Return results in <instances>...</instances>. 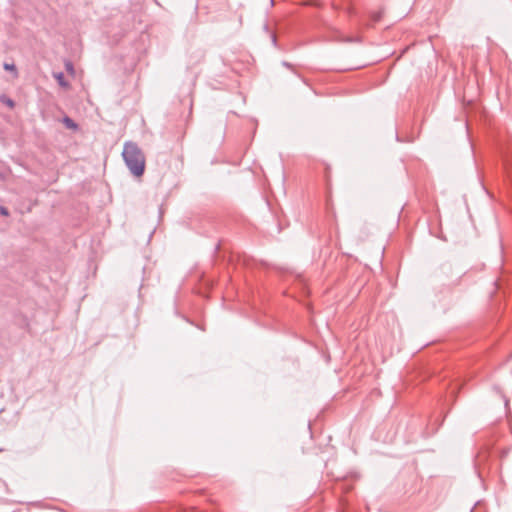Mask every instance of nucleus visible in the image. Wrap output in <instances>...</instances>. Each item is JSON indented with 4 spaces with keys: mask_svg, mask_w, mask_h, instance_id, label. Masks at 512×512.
<instances>
[{
    "mask_svg": "<svg viewBox=\"0 0 512 512\" xmlns=\"http://www.w3.org/2000/svg\"><path fill=\"white\" fill-rule=\"evenodd\" d=\"M3 68L6 71L14 72L15 77H17V75H18L17 69H16V66L13 63H4Z\"/></svg>",
    "mask_w": 512,
    "mask_h": 512,
    "instance_id": "obj_4",
    "label": "nucleus"
},
{
    "mask_svg": "<svg viewBox=\"0 0 512 512\" xmlns=\"http://www.w3.org/2000/svg\"><path fill=\"white\" fill-rule=\"evenodd\" d=\"M65 67H66V70L73 73L74 72V68H73V64L71 62H66L65 64Z\"/></svg>",
    "mask_w": 512,
    "mask_h": 512,
    "instance_id": "obj_8",
    "label": "nucleus"
},
{
    "mask_svg": "<svg viewBox=\"0 0 512 512\" xmlns=\"http://www.w3.org/2000/svg\"><path fill=\"white\" fill-rule=\"evenodd\" d=\"M346 41L347 42H353V41H358V39L347 38Z\"/></svg>",
    "mask_w": 512,
    "mask_h": 512,
    "instance_id": "obj_10",
    "label": "nucleus"
},
{
    "mask_svg": "<svg viewBox=\"0 0 512 512\" xmlns=\"http://www.w3.org/2000/svg\"><path fill=\"white\" fill-rule=\"evenodd\" d=\"M2 102L5 103L7 106H9L10 108H13L15 103L12 99L6 97V96H3L1 98Z\"/></svg>",
    "mask_w": 512,
    "mask_h": 512,
    "instance_id": "obj_5",
    "label": "nucleus"
},
{
    "mask_svg": "<svg viewBox=\"0 0 512 512\" xmlns=\"http://www.w3.org/2000/svg\"><path fill=\"white\" fill-rule=\"evenodd\" d=\"M123 160L130 173L135 177H141L145 172V155L140 147L132 142L124 143L122 151Z\"/></svg>",
    "mask_w": 512,
    "mask_h": 512,
    "instance_id": "obj_1",
    "label": "nucleus"
},
{
    "mask_svg": "<svg viewBox=\"0 0 512 512\" xmlns=\"http://www.w3.org/2000/svg\"><path fill=\"white\" fill-rule=\"evenodd\" d=\"M283 65L286 66V67H290V64L286 61L283 62Z\"/></svg>",
    "mask_w": 512,
    "mask_h": 512,
    "instance_id": "obj_11",
    "label": "nucleus"
},
{
    "mask_svg": "<svg viewBox=\"0 0 512 512\" xmlns=\"http://www.w3.org/2000/svg\"><path fill=\"white\" fill-rule=\"evenodd\" d=\"M382 17V13L379 11V12H372L371 13V19L373 22H378Z\"/></svg>",
    "mask_w": 512,
    "mask_h": 512,
    "instance_id": "obj_6",
    "label": "nucleus"
},
{
    "mask_svg": "<svg viewBox=\"0 0 512 512\" xmlns=\"http://www.w3.org/2000/svg\"><path fill=\"white\" fill-rule=\"evenodd\" d=\"M63 123L64 125L69 128V129H76L77 128V124L74 122L73 119H71L70 117L68 116H65L63 118Z\"/></svg>",
    "mask_w": 512,
    "mask_h": 512,
    "instance_id": "obj_3",
    "label": "nucleus"
},
{
    "mask_svg": "<svg viewBox=\"0 0 512 512\" xmlns=\"http://www.w3.org/2000/svg\"><path fill=\"white\" fill-rule=\"evenodd\" d=\"M0 214L3 215V216H8L9 215V210L4 207V206H0Z\"/></svg>",
    "mask_w": 512,
    "mask_h": 512,
    "instance_id": "obj_7",
    "label": "nucleus"
},
{
    "mask_svg": "<svg viewBox=\"0 0 512 512\" xmlns=\"http://www.w3.org/2000/svg\"><path fill=\"white\" fill-rule=\"evenodd\" d=\"M53 76L57 80L58 84L61 87H63V88L69 87V83L65 80V76H64L63 72H54Z\"/></svg>",
    "mask_w": 512,
    "mask_h": 512,
    "instance_id": "obj_2",
    "label": "nucleus"
},
{
    "mask_svg": "<svg viewBox=\"0 0 512 512\" xmlns=\"http://www.w3.org/2000/svg\"><path fill=\"white\" fill-rule=\"evenodd\" d=\"M271 39H272V43H273L274 45H276V43H277L276 36H275V35H272V36H271Z\"/></svg>",
    "mask_w": 512,
    "mask_h": 512,
    "instance_id": "obj_9",
    "label": "nucleus"
}]
</instances>
